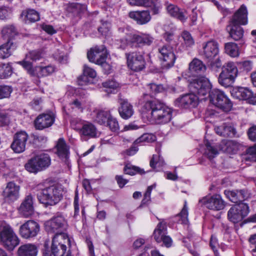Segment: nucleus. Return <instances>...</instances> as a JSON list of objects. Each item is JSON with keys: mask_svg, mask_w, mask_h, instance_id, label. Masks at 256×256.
Wrapping results in <instances>:
<instances>
[{"mask_svg": "<svg viewBox=\"0 0 256 256\" xmlns=\"http://www.w3.org/2000/svg\"><path fill=\"white\" fill-rule=\"evenodd\" d=\"M150 92L144 94L142 98L140 100L144 103L140 109L142 119L151 124H159L168 122L172 118V112L165 105L157 100H151L149 98L153 96L162 90V85L155 84H150L147 85Z\"/></svg>", "mask_w": 256, "mask_h": 256, "instance_id": "f257e3e1", "label": "nucleus"}, {"mask_svg": "<svg viewBox=\"0 0 256 256\" xmlns=\"http://www.w3.org/2000/svg\"><path fill=\"white\" fill-rule=\"evenodd\" d=\"M34 190L38 200L46 207L56 204L62 198V188L57 186L43 188L40 184Z\"/></svg>", "mask_w": 256, "mask_h": 256, "instance_id": "f03ea898", "label": "nucleus"}, {"mask_svg": "<svg viewBox=\"0 0 256 256\" xmlns=\"http://www.w3.org/2000/svg\"><path fill=\"white\" fill-rule=\"evenodd\" d=\"M70 245V240L68 234L54 235L52 238L51 251L54 256H72L66 245Z\"/></svg>", "mask_w": 256, "mask_h": 256, "instance_id": "7ed1b4c3", "label": "nucleus"}, {"mask_svg": "<svg viewBox=\"0 0 256 256\" xmlns=\"http://www.w3.org/2000/svg\"><path fill=\"white\" fill-rule=\"evenodd\" d=\"M68 224L64 216L60 213H58L50 220L44 223L45 230L50 234H66L64 232L67 229Z\"/></svg>", "mask_w": 256, "mask_h": 256, "instance_id": "20e7f679", "label": "nucleus"}, {"mask_svg": "<svg viewBox=\"0 0 256 256\" xmlns=\"http://www.w3.org/2000/svg\"><path fill=\"white\" fill-rule=\"evenodd\" d=\"M0 241L9 250H12L20 243V240L12 228L6 224L2 226L0 229Z\"/></svg>", "mask_w": 256, "mask_h": 256, "instance_id": "39448f33", "label": "nucleus"}, {"mask_svg": "<svg viewBox=\"0 0 256 256\" xmlns=\"http://www.w3.org/2000/svg\"><path fill=\"white\" fill-rule=\"evenodd\" d=\"M238 74V70L235 64L231 62H228L222 67V70L218 78L219 84L226 88L232 86Z\"/></svg>", "mask_w": 256, "mask_h": 256, "instance_id": "423d86ee", "label": "nucleus"}, {"mask_svg": "<svg viewBox=\"0 0 256 256\" xmlns=\"http://www.w3.org/2000/svg\"><path fill=\"white\" fill-rule=\"evenodd\" d=\"M51 162L50 156L47 154L37 155L30 160L26 164V169L30 172L36 173L48 168Z\"/></svg>", "mask_w": 256, "mask_h": 256, "instance_id": "0eeeda50", "label": "nucleus"}, {"mask_svg": "<svg viewBox=\"0 0 256 256\" xmlns=\"http://www.w3.org/2000/svg\"><path fill=\"white\" fill-rule=\"evenodd\" d=\"M250 212L248 204L244 202H240L233 205L228 212V220L233 223L242 221Z\"/></svg>", "mask_w": 256, "mask_h": 256, "instance_id": "6e6552de", "label": "nucleus"}, {"mask_svg": "<svg viewBox=\"0 0 256 256\" xmlns=\"http://www.w3.org/2000/svg\"><path fill=\"white\" fill-rule=\"evenodd\" d=\"M188 87L193 94L204 96L210 92L212 85L207 78L200 77L192 80L190 83Z\"/></svg>", "mask_w": 256, "mask_h": 256, "instance_id": "1a4fd4ad", "label": "nucleus"}, {"mask_svg": "<svg viewBox=\"0 0 256 256\" xmlns=\"http://www.w3.org/2000/svg\"><path fill=\"white\" fill-rule=\"evenodd\" d=\"M158 50L162 66L166 68L172 66L176 60L172 47L170 45H164L160 47Z\"/></svg>", "mask_w": 256, "mask_h": 256, "instance_id": "9d476101", "label": "nucleus"}, {"mask_svg": "<svg viewBox=\"0 0 256 256\" xmlns=\"http://www.w3.org/2000/svg\"><path fill=\"white\" fill-rule=\"evenodd\" d=\"M154 38L149 34L141 33L140 34H133L126 38L128 44L132 46L142 47L150 46L154 41Z\"/></svg>", "mask_w": 256, "mask_h": 256, "instance_id": "9b49d317", "label": "nucleus"}, {"mask_svg": "<svg viewBox=\"0 0 256 256\" xmlns=\"http://www.w3.org/2000/svg\"><path fill=\"white\" fill-rule=\"evenodd\" d=\"M219 53V44L216 41L210 40L202 44L200 54L204 60H213L218 56Z\"/></svg>", "mask_w": 256, "mask_h": 256, "instance_id": "f8f14e48", "label": "nucleus"}, {"mask_svg": "<svg viewBox=\"0 0 256 256\" xmlns=\"http://www.w3.org/2000/svg\"><path fill=\"white\" fill-rule=\"evenodd\" d=\"M40 230L39 224L32 220H29L20 226V234L24 238H30L37 236Z\"/></svg>", "mask_w": 256, "mask_h": 256, "instance_id": "ddd939ff", "label": "nucleus"}, {"mask_svg": "<svg viewBox=\"0 0 256 256\" xmlns=\"http://www.w3.org/2000/svg\"><path fill=\"white\" fill-rule=\"evenodd\" d=\"M198 96L191 92L177 98L174 101V105L180 108H194L198 104Z\"/></svg>", "mask_w": 256, "mask_h": 256, "instance_id": "4468645a", "label": "nucleus"}, {"mask_svg": "<svg viewBox=\"0 0 256 256\" xmlns=\"http://www.w3.org/2000/svg\"><path fill=\"white\" fill-rule=\"evenodd\" d=\"M199 203L205 206L208 208L220 210L225 206V203L219 194H215L211 196H206L199 200Z\"/></svg>", "mask_w": 256, "mask_h": 256, "instance_id": "2eb2a0df", "label": "nucleus"}, {"mask_svg": "<svg viewBox=\"0 0 256 256\" xmlns=\"http://www.w3.org/2000/svg\"><path fill=\"white\" fill-rule=\"evenodd\" d=\"M128 66L134 71L142 70L145 66V60L142 55L136 52L126 54Z\"/></svg>", "mask_w": 256, "mask_h": 256, "instance_id": "dca6fc26", "label": "nucleus"}, {"mask_svg": "<svg viewBox=\"0 0 256 256\" xmlns=\"http://www.w3.org/2000/svg\"><path fill=\"white\" fill-rule=\"evenodd\" d=\"M87 56L90 62L97 64H102L107 58V52L104 45L96 46L88 52Z\"/></svg>", "mask_w": 256, "mask_h": 256, "instance_id": "f3484780", "label": "nucleus"}, {"mask_svg": "<svg viewBox=\"0 0 256 256\" xmlns=\"http://www.w3.org/2000/svg\"><path fill=\"white\" fill-rule=\"evenodd\" d=\"M20 186L14 182H10L7 184L2 195L5 201L8 202L17 200L20 196Z\"/></svg>", "mask_w": 256, "mask_h": 256, "instance_id": "a211bd4d", "label": "nucleus"}, {"mask_svg": "<svg viewBox=\"0 0 256 256\" xmlns=\"http://www.w3.org/2000/svg\"><path fill=\"white\" fill-rule=\"evenodd\" d=\"M28 138V134L24 131L17 132L14 137L13 142L11 144L12 149L16 153H21L26 148V142Z\"/></svg>", "mask_w": 256, "mask_h": 256, "instance_id": "6ab92c4d", "label": "nucleus"}, {"mask_svg": "<svg viewBox=\"0 0 256 256\" xmlns=\"http://www.w3.org/2000/svg\"><path fill=\"white\" fill-rule=\"evenodd\" d=\"M166 226L165 224L160 222L154 232V236L158 243L162 242L168 248L172 246V240L168 236H166Z\"/></svg>", "mask_w": 256, "mask_h": 256, "instance_id": "aec40b11", "label": "nucleus"}, {"mask_svg": "<svg viewBox=\"0 0 256 256\" xmlns=\"http://www.w3.org/2000/svg\"><path fill=\"white\" fill-rule=\"evenodd\" d=\"M130 18L134 20L138 24L144 25L150 22L152 18L148 10H138L130 12Z\"/></svg>", "mask_w": 256, "mask_h": 256, "instance_id": "412c9836", "label": "nucleus"}, {"mask_svg": "<svg viewBox=\"0 0 256 256\" xmlns=\"http://www.w3.org/2000/svg\"><path fill=\"white\" fill-rule=\"evenodd\" d=\"M229 22L240 25L248 24V12L246 6L242 5L234 13Z\"/></svg>", "mask_w": 256, "mask_h": 256, "instance_id": "4be33fe9", "label": "nucleus"}, {"mask_svg": "<svg viewBox=\"0 0 256 256\" xmlns=\"http://www.w3.org/2000/svg\"><path fill=\"white\" fill-rule=\"evenodd\" d=\"M56 154L62 160H66L70 156V146L63 138H60L55 146Z\"/></svg>", "mask_w": 256, "mask_h": 256, "instance_id": "5701e85b", "label": "nucleus"}, {"mask_svg": "<svg viewBox=\"0 0 256 256\" xmlns=\"http://www.w3.org/2000/svg\"><path fill=\"white\" fill-rule=\"evenodd\" d=\"M118 103L120 106L118 108V112L120 116L124 120L130 118L134 113L132 106L128 102L127 100L120 99Z\"/></svg>", "mask_w": 256, "mask_h": 256, "instance_id": "b1692460", "label": "nucleus"}, {"mask_svg": "<svg viewBox=\"0 0 256 256\" xmlns=\"http://www.w3.org/2000/svg\"><path fill=\"white\" fill-rule=\"evenodd\" d=\"M33 198L32 195L27 196L21 204L19 211L24 217H28L34 213Z\"/></svg>", "mask_w": 256, "mask_h": 256, "instance_id": "393cba45", "label": "nucleus"}, {"mask_svg": "<svg viewBox=\"0 0 256 256\" xmlns=\"http://www.w3.org/2000/svg\"><path fill=\"white\" fill-rule=\"evenodd\" d=\"M224 194L232 202L236 204L243 202H242L248 198L247 194L244 190H226Z\"/></svg>", "mask_w": 256, "mask_h": 256, "instance_id": "a878e982", "label": "nucleus"}, {"mask_svg": "<svg viewBox=\"0 0 256 256\" xmlns=\"http://www.w3.org/2000/svg\"><path fill=\"white\" fill-rule=\"evenodd\" d=\"M54 121L53 116L49 114H40L34 120L36 128H48L52 126Z\"/></svg>", "mask_w": 256, "mask_h": 256, "instance_id": "bb28decb", "label": "nucleus"}, {"mask_svg": "<svg viewBox=\"0 0 256 256\" xmlns=\"http://www.w3.org/2000/svg\"><path fill=\"white\" fill-rule=\"evenodd\" d=\"M232 95L234 98L240 100H247L252 103L253 93L249 89L246 88H234L232 92Z\"/></svg>", "mask_w": 256, "mask_h": 256, "instance_id": "cd10ccee", "label": "nucleus"}, {"mask_svg": "<svg viewBox=\"0 0 256 256\" xmlns=\"http://www.w3.org/2000/svg\"><path fill=\"white\" fill-rule=\"evenodd\" d=\"M156 140V136L151 134H144L140 138L136 140L134 142V144L140 142H152ZM138 150V148L135 146V144L132 146L129 149L126 150V153L128 156H132Z\"/></svg>", "mask_w": 256, "mask_h": 256, "instance_id": "c85d7f7f", "label": "nucleus"}, {"mask_svg": "<svg viewBox=\"0 0 256 256\" xmlns=\"http://www.w3.org/2000/svg\"><path fill=\"white\" fill-rule=\"evenodd\" d=\"M226 30L229 33L230 36L234 40H241L244 36V30L238 24L229 22L226 26Z\"/></svg>", "mask_w": 256, "mask_h": 256, "instance_id": "c756f323", "label": "nucleus"}, {"mask_svg": "<svg viewBox=\"0 0 256 256\" xmlns=\"http://www.w3.org/2000/svg\"><path fill=\"white\" fill-rule=\"evenodd\" d=\"M18 256H36L37 247L32 244H26L20 246L18 250Z\"/></svg>", "mask_w": 256, "mask_h": 256, "instance_id": "7c9ffc66", "label": "nucleus"}, {"mask_svg": "<svg viewBox=\"0 0 256 256\" xmlns=\"http://www.w3.org/2000/svg\"><path fill=\"white\" fill-rule=\"evenodd\" d=\"M16 46L12 41L7 42L0 46V58L5 59L10 56L16 50Z\"/></svg>", "mask_w": 256, "mask_h": 256, "instance_id": "2f4dec72", "label": "nucleus"}, {"mask_svg": "<svg viewBox=\"0 0 256 256\" xmlns=\"http://www.w3.org/2000/svg\"><path fill=\"white\" fill-rule=\"evenodd\" d=\"M206 69V66L200 60L195 58L189 64V70L194 74L203 73Z\"/></svg>", "mask_w": 256, "mask_h": 256, "instance_id": "473e14b6", "label": "nucleus"}, {"mask_svg": "<svg viewBox=\"0 0 256 256\" xmlns=\"http://www.w3.org/2000/svg\"><path fill=\"white\" fill-rule=\"evenodd\" d=\"M168 12L172 16L176 18L182 22L186 21V18L182 11L176 6L170 4L166 7Z\"/></svg>", "mask_w": 256, "mask_h": 256, "instance_id": "72a5a7b5", "label": "nucleus"}, {"mask_svg": "<svg viewBox=\"0 0 256 256\" xmlns=\"http://www.w3.org/2000/svg\"><path fill=\"white\" fill-rule=\"evenodd\" d=\"M216 107L225 112H228L232 110V104L230 100L224 93L220 100L217 102Z\"/></svg>", "mask_w": 256, "mask_h": 256, "instance_id": "f704fd0d", "label": "nucleus"}, {"mask_svg": "<svg viewBox=\"0 0 256 256\" xmlns=\"http://www.w3.org/2000/svg\"><path fill=\"white\" fill-rule=\"evenodd\" d=\"M36 76L40 78L52 74L55 70V68L53 66L48 65L46 66H36Z\"/></svg>", "mask_w": 256, "mask_h": 256, "instance_id": "c9c22d12", "label": "nucleus"}, {"mask_svg": "<svg viewBox=\"0 0 256 256\" xmlns=\"http://www.w3.org/2000/svg\"><path fill=\"white\" fill-rule=\"evenodd\" d=\"M2 34L4 39L12 41V39L18 34V32L14 25H7L2 29Z\"/></svg>", "mask_w": 256, "mask_h": 256, "instance_id": "e433bc0d", "label": "nucleus"}, {"mask_svg": "<svg viewBox=\"0 0 256 256\" xmlns=\"http://www.w3.org/2000/svg\"><path fill=\"white\" fill-rule=\"evenodd\" d=\"M87 9L86 4H82L79 3H72L68 7V11L74 14L76 16L84 13Z\"/></svg>", "mask_w": 256, "mask_h": 256, "instance_id": "4c0bfd02", "label": "nucleus"}, {"mask_svg": "<svg viewBox=\"0 0 256 256\" xmlns=\"http://www.w3.org/2000/svg\"><path fill=\"white\" fill-rule=\"evenodd\" d=\"M188 208L187 206L186 201L184 202V204L181 212L176 215L174 217L175 221L182 224H187L188 222Z\"/></svg>", "mask_w": 256, "mask_h": 256, "instance_id": "58836bf2", "label": "nucleus"}, {"mask_svg": "<svg viewBox=\"0 0 256 256\" xmlns=\"http://www.w3.org/2000/svg\"><path fill=\"white\" fill-rule=\"evenodd\" d=\"M225 52L231 57L236 58L239 56V48L237 44L234 42H228L225 44Z\"/></svg>", "mask_w": 256, "mask_h": 256, "instance_id": "ea45409f", "label": "nucleus"}, {"mask_svg": "<svg viewBox=\"0 0 256 256\" xmlns=\"http://www.w3.org/2000/svg\"><path fill=\"white\" fill-rule=\"evenodd\" d=\"M22 15H24L26 23L34 22L40 20L38 13L34 10H28L26 12H23Z\"/></svg>", "mask_w": 256, "mask_h": 256, "instance_id": "a19ab883", "label": "nucleus"}, {"mask_svg": "<svg viewBox=\"0 0 256 256\" xmlns=\"http://www.w3.org/2000/svg\"><path fill=\"white\" fill-rule=\"evenodd\" d=\"M79 131L82 138L85 140L91 138H96L100 136V132L96 129H76Z\"/></svg>", "mask_w": 256, "mask_h": 256, "instance_id": "79ce46f5", "label": "nucleus"}, {"mask_svg": "<svg viewBox=\"0 0 256 256\" xmlns=\"http://www.w3.org/2000/svg\"><path fill=\"white\" fill-rule=\"evenodd\" d=\"M70 124L72 126H76V128H95L92 123L77 118L71 119Z\"/></svg>", "mask_w": 256, "mask_h": 256, "instance_id": "37998d69", "label": "nucleus"}, {"mask_svg": "<svg viewBox=\"0 0 256 256\" xmlns=\"http://www.w3.org/2000/svg\"><path fill=\"white\" fill-rule=\"evenodd\" d=\"M205 147L204 154L210 160L212 159L218 154V148L211 146L209 142H206Z\"/></svg>", "mask_w": 256, "mask_h": 256, "instance_id": "c03bdc74", "label": "nucleus"}, {"mask_svg": "<svg viewBox=\"0 0 256 256\" xmlns=\"http://www.w3.org/2000/svg\"><path fill=\"white\" fill-rule=\"evenodd\" d=\"M29 60H26V56L24 60L18 62V64H20L27 71L29 74L33 76H36V67L34 68L32 63Z\"/></svg>", "mask_w": 256, "mask_h": 256, "instance_id": "a18cd8bd", "label": "nucleus"}, {"mask_svg": "<svg viewBox=\"0 0 256 256\" xmlns=\"http://www.w3.org/2000/svg\"><path fill=\"white\" fill-rule=\"evenodd\" d=\"M224 93L223 92L218 89L210 90V92L208 93L210 102L216 106L217 102L220 100Z\"/></svg>", "mask_w": 256, "mask_h": 256, "instance_id": "49530a36", "label": "nucleus"}, {"mask_svg": "<svg viewBox=\"0 0 256 256\" xmlns=\"http://www.w3.org/2000/svg\"><path fill=\"white\" fill-rule=\"evenodd\" d=\"M110 114L109 112L100 110L97 114L95 121L100 125H106Z\"/></svg>", "mask_w": 256, "mask_h": 256, "instance_id": "de8ad7c7", "label": "nucleus"}, {"mask_svg": "<svg viewBox=\"0 0 256 256\" xmlns=\"http://www.w3.org/2000/svg\"><path fill=\"white\" fill-rule=\"evenodd\" d=\"M12 73V68L8 64L0 65V78H5L10 76Z\"/></svg>", "mask_w": 256, "mask_h": 256, "instance_id": "09e8293b", "label": "nucleus"}, {"mask_svg": "<svg viewBox=\"0 0 256 256\" xmlns=\"http://www.w3.org/2000/svg\"><path fill=\"white\" fill-rule=\"evenodd\" d=\"M30 137L32 138L33 144L36 145L45 144L48 140L47 136L38 132L32 134Z\"/></svg>", "mask_w": 256, "mask_h": 256, "instance_id": "8fccbe9b", "label": "nucleus"}, {"mask_svg": "<svg viewBox=\"0 0 256 256\" xmlns=\"http://www.w3.org/2000/svg\"><path fill=\"white\" fill-rule=\"evenodd\" d=\"M207 60L209 63L208 64L209 68L212 71L217 72L222 67V62L218 56L215 60L214 58L212 60Z\"/></svg>", "mask_w": 256, "mask_h": 256, "instance_id": "3c124183", "label": "nucleus"}, {"mask_svg": "<svg viewBox=\"0 0 256 256\" xmlns=\"http://www.w3.org/2000/svg\"><path fill=\"white\" fill-rule=\"evenodd\" d=\"M156 150L158 152V155H153L152 158L150 161V166L153 168H154L156 166H162L164 164L162 158L159 154V149L156 148Z\"/></svg>", "mask_w": 256, "mask_h": 256, "instance_id": "603ef678", "label": "nucleus"}, {"mask_svg": "<svg viewBox=\"0 0 256 256\" xmlns=\"http://www.w3.org/2000/svg\"><path fill=\"white\" fill-rule=\"evenodd\" d=\"M10 114L4 111H0V126H8L10 122Z\"/></svg>", "mask_w": 256, "mask_h": 256, "instance_id": "864d4df0", "label": "nucleus"}, {"mask_svg": "<svg viewBox=\"0 0 256 256\" xmlns=\"http://www.w3.org/2000/svg\"><path fill=\"white\" fill-rule=\"evenodd\" d=\"M216 132L224 137H232L236 136V129H214Z\"/></svg>", "mask_w": 256, "mask_h": 256, "instance_id": "5fc2aeb1", "label": "nucleus"}, {"mask_svg": "<svg viewBox=\"0 0 256 256\" xmlns=\"http://www.w3.org/2000/svg\"><path fill=\"white\" fill-rule=\"evenodd\" d=\"M124 172L126 174L130 176H133L137 173L142 174L144 173L143 170L140 169L139 168L132 166L130 164H126L124 168Z\"/></svg>", "mask_w": 256, "mask_h": 256, "instance_id": "6e6d98bb", "label": "nucleus"}, {"mask_svg": "<svg viewBox=\"0 0 256 256\" xmlns=\"http://www.w3.org/2000/svg\"><path fill=\"white\" fill-rule=\"evenodd\" d=\"M246 160H250L251 161L256 162V144L246 149Z\"/></svg>", "mask_w": 256, "mask_h": 256, "instance_id": "4d7b16f0", "label": "nucleus"}, {"mask_svg": "<svg viewBox=\"0 0 256 256\" xmlns=\"http://www.w3.org/2000/svg\"><path fill=\"white\" fill-rule=\"evenodd\" d=\"M12 92V87L8 86H0V100L9 98Z\"/></svg>", "mask_w": 256, "mask_h": 256, "instance_id": "13d9d810", "label": "nucleus"}, {"mask_svg": "<svg viewBox=\"0 0 256 256\" xmlns=\"http://www.w3.org/2000/svg\"><path fill=\"white\" fill-rule=\"evenodd\" d=\"M182 36L186 46L190 47L194 44V40L189 32L187 31L183 32L182 34Z\"/></svg>", "mask_w": 256, "mask_h": 256, "instance_id": "bf43d9fd", "label": "nucleus"}, {"mask_svg": "<svg viewBox=\"0 0 256 256\" xmlns=\"http://www.w3.org/2000/svg\"><path fill=\"white\" fill-rule=\"evenodd\" d=\"M26 56V60L36 62L42 58V54L40 50H33L29 52Z\"/></svg>", "mask_w": 256, "mask_h": 256, "instance_id": "052dcab7", "label": "nucleus"}, {"mask_svg": "<svg viewBox=\"0 0 256 256\" xmlns=\"http://www.w3.org/2000/svg\"><path fill=\"white\" fill-rule=\"evenodd\" d=\"M156 186V184L148 186L147 190L144 194V197L142 200V204H148L150 201V194L153 188Z\"/></svg>", "mask_w": 256, "mask_h": 256, "instance_id": "680f3d73", "label": "nucleus"}, {"mask_svg": "<svg viewBox=\"0 0 256 256\" xmlns=\"http://www.w3.org/2000/svg\"><path fill=\"white\" fill-rule=\"evenodd\" d=\"M212 2L224 17L231 14L232 12L229 8L222 6L217 0H213Z\"/></svg>", "mask_w": 256, "mask_h": 256, "instance_id": "e2e57ef3", "label": "nucleus"}, {"mask_svg": "<svg viewBox=\"0 0 256 256\" xmlns=\"http://www.w3.org/2000/svg\"><path fill=\"white\" fill-rule=\"evenodd\" d=\"M105 126H108L109 128H118L119 125L117 120L110 115L108 117Z\"/></svg>", "mask_w": 256, "mask_h": 256, "instance_id": "0e129e2a", "label": "nucleus"}, {"mask_svg": "<svg viewBox=\"0 0 256 256\" xmlns=\"http://www.w3.org/2000/svg\"><path fill=\"white\" fill-rule=\"evenodd\" d=\"M102 86L104 88L116 90L120 86L119 84L114 80H108L102 83Z\"/></svg>", "mask_w": 256, "mask_h": 256, "instance_id": "69168bd1", "label": "nucleus"}, {"mask_svg": "<svg viewBox=\"0 0 256 256\" xmlns=\"http://www.w3.org/2000/svg\"><path fill=\"white\" fill-rule=\"evenodd\" d=\"M84 75L88 78H94L96 76V72L93 68L84 65Z\"/></svg>", "mask_w": 256, "mask_h": 256, "instance_id": "338daca9", "label": "nucleus"}, {"mask_svg": "<svg viewBox=\"0 0 256 256\" xmlns=\"http://www.w3.org/2000/svg\"><path fill=\"white\" fill-rule=\"evenodd\" d=\"M11 10L6 6L0 7V19L4 20L7 18L11 14Z\"/></svg>", "mask_w": 256, "mask_h": 256, "instance_id": "774afa93", "label": "nucleus"}]
</instances>
